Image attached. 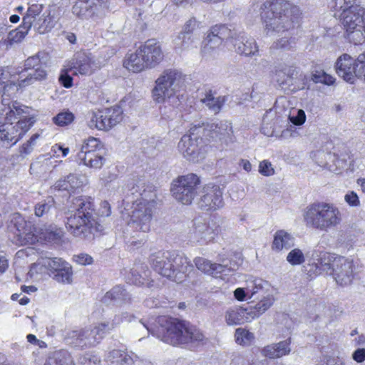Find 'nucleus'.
Returning a JSON list of instances; mask_svg holds the SVG:
<instances>
[{
  "label": "nucleus",
  "instance_id": "f257e3e1",
  "mask_svg": "<svg viewBox=\"0 0 365 365\" xmlns=\"http://www.w3.org/2000/svg\"><path fill=\"white\" fill-rule=\"evenodd\" d=\"M262 19L267 35L284 34V36L275 41L272 47L289 50L296 43V38L290 36L291 31L299 24L301 11L298 6H292L284 0L267 1L261 6Z\"/></svg>",
  "mask_w": 365,
  "mask_h": 365
},
{
  "label": "nucleus",
  "instance_id": "f03ea898",
  "mask_svg": "<svg viewBox=\"0 0 365 365\" xmlns=\"http://www.w3.org/2000/svg\"><path fill=\"white\" fill-rule=\"evenodd\" d=\"M133 189L139 194L140 198L133 204V210L124 233L128 242L139 246L145 242L146 233L150 229L156 193L154 187L147 184L145 179L138 180Z\"/></svg>",
  "mask_w": 365,
  "mask_h": 365
},
{
  "label": "nucleus",
  "instance_id": "7ed1b4c3",
  "mask_svg": "<svg viewBox=\"0 0 365 365\" xmlns=\"http://www.w3.org/2000/svg\"><path fill=\"white\" fill-rule=\"evenodd\" d=\"M29 108L9 98L2 101L0 108V140L6 147L17 143L35 123Z\"/></svg>",
  "mask_w": 365,
  "mask_h": 365
},
{
  "label": "nucleus",
  "instance_id": "20e7f679",
  "mask_svg": "<svg viewBox=\"0 0 365 365\" xmlns=\"http://www.w3.org/2000/svg\"><path fill=\"white\" fill-rule=\"evenodd\" d=\"M140 322L148 332L155 336L162 341L177 346L185 344L204 343L207 340L203 333L188 322L180 321L176 318L165 316L158 317L157 324L153 327L151 324Z\"/></svg>",
  "mask_w": 365,
  "mask_h": 365
},
{
  "label": "nucleus",
  "instance_id": "39448f33",
  "mask_svg": "<svg viewBox=\"0 0 365 365\" xmlns=\"http://www.w3.org/2000/svg\"><path fill=\"white\" fill-rule=\"evenodd\" d=\"M71 209L66 222V227L71 235L81 239L92 240L103 231L104 227L98 222L94 204L90 198L74 197Z\"/></svg>",
  "mask_w": 365,
  "mask_h": 365
},
{
  "label": "nucleus",
  "instance_id": "423d86ee",
  "mask_svg": "<svg viewBox=\"0 0 365 365\" xmlns=\"http://www.w3.org/2000/svg\"><path fill=\"white\" fill-rule=\"evenodd\" d=\"M149 262L156 272L177 282L182 281V275L189 276L194 270L190 260L185 255L175 252L158 251L153 253Z\"/></svg>",
  "mask_w": 365,
  "mask_h": 365
},
{
  "label": "nucleus",
  "instance_id": "0eeeda50",
  "mask_svg": "<svg viewBox=\"0 0 365 365\" xmlns=\"http://www.w3.org/2000/svg\"><path fill=\"white\" fill-rule=\"evenodd\" d=\"M303 220L307 227L327 232L340 225L342 216L339 209L333 203L315 202L305 207Z\"/></svg>",
  "mask_w": 365,
  "mask_h": 365
},
{
  "label": "nucleus",
  "instance_id": "6e6552de",
  "mask_svg": "<svg viewBox=\"0 0 365 365\" xmlns=\"http://www.w3.org/2000/svg\"><path fill=\"white\" fill-rule=\"evenodd\" d=\"M48 54L44 51H38L34 56H29L24 62V68L16 73L14 82L6 89H12V93H16L19 89H24L36 82L46 80L48 73L46 69Z\"/></svg>",
  "mask_w": 365,
  "mask_h": 365
},
{
  "label": "nucleus",
  "instance_id": "1a4fd4ad",
  "mask_svg": "<svg viewBox=\"0 0 365 365\" xmlns=\"http://www.w3.org/2000/svg\"><path fill=\"white\" fill-rule=\"evenodd\" d=\"M16 230V236L21 244L33 245L38 240L57 243L61 241L63 232L54 225L37 230L30 222L24 220L19 214L14 215L11 221Z\"/></svg>",
  "mask_w": 365,
  "mask_h": 365
},
{
  "label": "nucleus",
  "instance_id": "9d476101",
  "mask_svg": "<svg viewBox=\"0 0 365 365\" xmlns=\"http://www.w3.org/2000/svg\"><path fill=\"white\" fill-rule=\"evenodd\" d=\"M185 76L175 69H166L156 79L152 90V98L155 103H163L171 99L177 100L176 93L183 86Z\"/></svg>",
  "mask_w": 365,
  "mask_h": 365
},
{
  "label": "nucleus",
  "instance_id": "9b49d317",
  "mask_svg": "<svg viewBox=\"0 0 365 365\" xmlns=\"http://www.w3.org/2000/svg\"><path fill=\"white\" fill-rule=\"evenodd\" d=\"M340 17L346 31V38L354 44L361 43L365 27V9L360 6H355L352 10L341 13Z\"/></svg>",
  "mask_w": 365,
  "mask_h": 365
},
{
  "label": "nucleus",
  "instance_id": "f8f14e48",
  "mask_svg": "<svg viewBox=\"0 0 365 365\" xmlns=\"http://www.w3.org/2000/svg\"><path fill=\"white\" fill-rule=\"evenodd\" d=\"M22 24L27 29L34 27L39 34H45L54 27L56 20L49 10L43 11L42 4H34L28 7Z\"/></svg>",
  "mask_w": 365,
  "mask_h": 365
},
{
  "label": "nucleus",
  "instance_id": "ddd939ff",
  "mask_svg": "<svg viewBox=\"0 0 365 365\" xmlns=\"http://www.w3.org/2000/svg\"><path fill=\"white\" fill-rule=\"evenodd\" d=\"M200 185V178L194 173H189L178 177L173 182L171 192L178 202L190 205L198 193Z\"/></svg>",
  "mask_w": 365,
  "mask_h": 365
},
{
  "label": "nucleus",
  "instance_id": "4468645a",
  "mask_svg": "<svg viewBox=\"0 0 365 365\" xmlns=\"http://www.w3.org/2000/svg\"><path fill=\"white\" fill-rule=\"evenodd\" d=\"M192 134L202 133L207 140H219L228 145L235 140L231 123L227 120L218 123H207L193 125Z\"/></svg>",
  "mask_w": 365,
  "mask_h": 365
},
{
  "label": "nucleus",
  "instance_id": "2eb2a0df",
  "mask_svg": "<svg viewBox=\"0 0 365 365\" xmlns=\"http://www.w3.org/2000/svg\"><path fill=\"white\" fill-rule=\"evenodd\" d=\"M103 338L101 329L96 326L93 329L86 328L69 331L64 339L66 343L71 346L83 349L96 346Z\"/></svg>",
  "mask_w": 365,
  "mask_h": 365
},
{
  "label": "nucleus",
  "instance_id": "dca6fc26",
  "mask_svg": "<svg viewBox=\"0 0 365 365\" xmlns=\"http://www.w3.org/2000/svg\"><path fill=\"white\" fill-rule=\"evenodd\" d=\"M193 125L190 129L189 135H184L178 143L179 152L189 161L198 162L203 158L202 152V133L192 134Z\"/></svg>",
  "mask_w": 365,
  "mask_h": 365
},
{
  "label": "nucleus",
  "instance_id": "f3484780",
  "mask_svg": "<svg viewBox=\"0 0 365 365\" xmlns=\"http://www.w3.org/2000/svg\"><path fill=\"white\" fill-rule=\"evenodd\" d=\"M223 192L219 185L209 183L203 186L197 205L203 211H216L224 206Z\"/></svg>",
  "mask_w": 365,
  "mask_h": 365
},
{
  "label": "nucleus",
  "instance_id": "a211bd4d",
  "mask_svg": "<svg viewBox=\"0 0 365 365\" xmlns=\"http://www.w3.org/2000/svg\"><path fill=\"white\" fill-rule=\"evenodd\" d=\"M235 31L226 25H215L208 31L204 40L202 53L210 54L215 48H218L223 42L230 43L235 37Z\"/></svg>",
  "mask_w": 365,
  "mask_h": 365
},
{
  "label": "nucleus",
  "instance_id": "6ab92c4d",
  "mask_svg": "<svg viewBox=\"0 0 365 365\" xmlns=\"http://www.w3.org/2000/svg\"><path fill=\"white\" fill-rule=\"evenodd\" d=\"M220 231V225L215 220L205 222L202 219H195L190 238L200 245H207L214 240Z\"/></svg>",
  "mask_w": 365,
  "mask_h": 365
},
{
  "label": "nucleus",
  "instance_id": "aec40b11",
  "mask_svg": "<svg viewBox=\"0 0 365 365\" xmlns=\"http://www.w3.org/2000/svg\"><path fill=\"white\" fill-rule=\"evenodd\" d=\"M355 265L351 259L337 256L333 264L331 275L336 282L341 286H346L351 283L355 274Z\"/></svg>",
  "mask_w": 365,
  "mask_h": 365
},
{
  "label": "nucleus",
  "instance_id": "412c9836",
  "mask_svg": "<svg viewBox=\"0 0 365 365\" xmlns=\"http://www.w3.org/2000/svg\"><path fill=\"white\" fill-rule=\"evenodd\" d=\"M338 255L329 252H322L317 255L316 259L313 258V262H309L304 267L305 271L310 277H316L319 274H327L331 275L333 264L336 259Z\"/></svg>",
  "mask_w": 365,
  "mask_h": 365
},
{
  "label": "nucleus",
  "instance_id": "4be33fe9",
  "mask_svg": "<svg viewBox=\"0 0 365 365\" xmlns=\"http://www.w3.org/2000/svg\"><path fill=\"white\" fill-rule=\"evenodd\" d=\"M69 69L73 74L89 76L99 68L98 63L90 53H77L69 62Z\"/></svg>",
  "mask_w": 365,
  "mask_h": 365
},
{
  "label": "nucleus",
  "instance_id": "5701e85b",
  "mask_svg": "<svg viewBox=\"0 0 365 365\" xmlns=\"http://www.w3.org/2000/svg\"><path fill=\"white\" fill-rule=\"evenodd\" d=\"M359 67L357 58L354 59L346 53L340 56L335 63L336 73L350 83H353L357 77Z\"/></svg>",
  "mask_w": 365,
  "mask_h": 365
},
{
  "label": "nucleus",
  "instance_id": "b1692460",
  "mask_svg": "<svg viewBox=\"0 0 365 365\" xmlns=\"http://www.w3.org/2000/svg\"><path fill=\"white\" fill-rule=\"evenodd\" d=\"M139 52L142 53L149 69L157 66L164 58L161 46L155 39H149L140 46Z\"/></svg>",
  "mask_w": 365,
  "mask_h": 365
},
{
  "label": "nucleus",
  "instance_id": "393cba45",
  "mask_svg": "<svg viewBox=\"0 0 365 365\" xmlns=\"http://www.w3.org/2000/svg\"><path fill=\"white\" fill-rule=\"evenodd\" d=\"M235 35L231 39L230 43L234 46L235 51L245 56H256L259 52V47L255 38L246 36L243 32L235 29Z\"/></svg>",
  "mask_w": 365,
  "mask_h": 365
},
{
  "label": "nucleus",
  "instance_id": "a878e982",
  "mask_svg": "<svg viewBox=\"0 0 365 365\" xmlns=\"http://www.w3.org/2000/svg\"><path fill=\"white\" fill-rule=\"evenodd\" d=\"M223 256L224 255H219L218 260L220 263H214L201 257H195L194 262L197 269L202 272L216 277L217 274L225 272V269H230V267H228V260L224 258Z\"/></svg>",
  "mask_w": 365,
  "mask_h": 365
},
{
  "label": "nucleus",
  "instance_id": "bb28decb",
  "mask_svg": "<svg viewBox=\"0 0 365 365\" xmlns=\"http://www.w3.org/2000/svg\"><path fill=\"white\" fill-rule=\"evenodd\" d=\"M130 301V294L122 286L118 285L107 292L101 302L106 305L121 306Z\"/></svg>",
  "mask_w": 365,
  "mask_h": 365
},
{
  "label": "nucleus",
  "instance_id": "cd10ccee",
  "mask_svg": "<svg viewBox=\"0 0 365 365\" xmlns=\"http://www.w3.org/2000/svg\"><path fill=\"white\" fill-rule=\"evenodd\" d=\"M290 339L274 343L264 346L262 350V354L269 359H277L287 355L291 351Z\"/></svg>",
  "mask_w": 365,
  "mask_h": 365
},
{
  "label": "nucleus",
  "instance_id": "c85d7f7f",
  "mask_svg": "<svg viewBox=\"0 0 365 365\" xmlns=\"http://www.w3.org/2000/svg\"><path fill=\"white\" fill-rule=\"evenodd\" d=\"M123 66L133 73H140L145 69H149L142 53L139 52V47L135 52L128 53L125 56Z\"/></svg>",
  "mask_w": 365,
  "mask_h": 365
},
{
  "label": "nucleus",
  "instance_id": "c756f323",
  "mask_svg": "<svg viewBox=\"0 0 365 365\" xmlns=\"http://www.w3.org/2000/svg\"><path fill=\"white\" fill-rule=\"evenodd\" d=\"M250 314L247 309L241 307H232L228 308L225 313V320L228 326H237L242 324L249 319L247 315Z\"/></svg>",
  "mask_w": 365,
  "mask_h": 365
},
{
  "label": "nucleus",
  "instance_id": "7c9ffc66",
  "mask_svg": "<svg viewBox=\"0 0 365 365\" xmlns=\"http://www.w3.org/2000/svg\"><path fill=\"white\" fill-rule=\"evenodd\" d=\"M29 29L24 27L21 24L18 28L11 31L6 38L0 41V48L4 50H9L14 44L21 43L28 34Z\"/></svg>",
  "mask_w": 365,
  "mask_h": 365
},
{
  "label": "nucleus",
  "instance_id": "2f4dec72",
  "mask_svg": "<svg viewBox=\"0 0 365 365\" xmlns=\"http://www.w3.org/2000/svg\"><path fill=\"white\" fill-rule=\"evenodd\" d=\"M103 144L99 139L94 137H89L83 140L81 145L80 150L77 153L78 160L85 159L89 153L100 152L104 150Z\"/></svg>",
  "mask_w": 365,
  "mask_h": 365
},
{
  "label": "nucleus",
  "instance_id": "473e14b6",
  "mask_svg": "<svg viewBox=\"0 0 365 365\" xmlns=\"http://www.w3.org/2000/svg\"><path fill=\"white\" fill-rule=\"evenodd\" d=\"M294 245V238L284 230H278L275 232L272 242V250L281 251L289 250Z\"/></svg>",
  "mask_w": 365,
  "mask_h": 365
},
{
  "label": "nucleus",
  "instance_id": "72a5a7b5",
  "mask_svg": "<svg viewBox=\"0 0 365 365\" xmlns=\"http://www.w3.org/2000/svg\"><path fill=\"white\" fill-rule=\"evenodd\" d=\"M297 75V71L292 67L280 65L275 69L276 81L280 86L289 85Z\"/></svg>",
  "mask_w": 365,
  "mask_h": 365
},
{
  "label": "nucleus",
  "instance_id": "f704fd0d",
  "mask_svg": "<svg viewBox=\"0 0 365 365\" xmlns=\"http://www.w3.org/2000/svg\"><path fill=\"white\" fill-rule=\"evenodd\" d=\"M56 211L55 201L53 197L38 202L34 207L35 215L38 217L48 218Z\"/></svg>",
  "mask_w": 365,
  "mask_h": 365
},
{
  "label": "nucleus",
  "instance_id": "c9c22d12",
  "mask_svg": "<svg viewBox=\"0 0 365 365\" xmlns=\"http://www.w3.org/2000/svg\"><path fill=\"white\" fill-rule=\"evenodd\" d=\"M15 76L16 74H11L8 68L0 69V97L1 98V101L4 98H8L7 97L16 93H12V89L9 91L6 89L9 86H11L14 83L12 81Z\"/></svg>",
  "mask_w": 365,
  "mask_h": 365
},
{
  "label": "nucleus",
  "instance_id": "e433bc0d",
  "mask_svg": "<svg viewBox=\"0 0 365 365\" xmlns=\"http://www.w3.org/2000/svg\"><path fill=\"white\" fill-rule=\"evenodd\" d=\"M44 365H75L70 353L61 349L53 353L46 361Z\"/></svg>",
  "mask_w": 365,
  "mask_h": 365
},
{
  "label": "nucleus",
  "instance_id": "4c0bfd02",
  "mask_svg": "<svg viewBox=\"0 0 365 365\" xmlns=\"http://www.w3.org/2000/svg\"><path fill=\"white\" fill-rule=\"evenodd\" d=\"M123 111L120 107H111L102 110L100 118H103L106 124H109V130L119 123L122 118Z\"/></svg>",
  "mask_w": 365,
  "mask_h": 365
},
{
  "label": "nucleus",
  "instance_id": "58836bf2",
  "mask_svg": "<svg viewBox=\"0 0 365 365\" xmlns=\"http://www.w3.org/2000/svg\"><path fill=\"white\" fill-rule=\"evenodd\" d=\"M94 0H76L72 8L73 14L82 18L93 14Z\"/></svg>",
  "mask_w": 365,
  "mask_h": 365
},
{
  "label": "nucleus",
  "instance_id": "ea45409f",
  "mask_svg": "<svg viewBox=\"0 0 365 365\" xmlns=\"http://www.w3.org/2000/svg\"><path fill=\"white\" fill-rule=\"evenodd\" d=\"M105 154L106 151L104 149L100 152L89 153L85 159H80L78 160L88 168L100 169L106 162Z\"/></svg>",
  "mask_w": 365,
  "mask_h": 365
},
{
  "label": "nucleus",
  "instance_id": "a19ab883",
  "mask_svg": "<svg viewBox=\"0 0 365 365\" xmlns=\"http://www.w3.org/2000/svg\"><path fill=\"white\" fill-rule=\"evenodd\" d=\"M201 102L204 103L208 109L214 113L220 111L223 104L225 102V96H214L213 93L210 91L205 94V97L201 98Z\"/></svg>",
  "mask_w": 365,
  "mask_h": 365
},
{
  "label": "nucleus",
  "instance_id": "79ce46f5",
  "mask_svg": "<svg viewBox=\"0 0 365 365\" xmlns=\"http://www.w3.org/2000/svg\"><path fill=\"white\" fill-rule=\"evenodd\" d=\"M267 282L262 279H255L250 282L246 287L247 293L250 294V299H257L259 297L265 294V287Z\"/></svg>",
  "mask_w": 365,
  "mask_h": 365
},
{
  "label": "nucleus",
  "instance_id": "37998d69",
  "mask_svg": "<svg viewBox=\"0 0 365 365\" xmlns=\"http://www.w3.org/2000/svg\"><path fill=\"white\" fill-rule=\"evenodd\" d=\"M235 342L242 346H249L255 340V334L245 328H237L235 331Z\"/></svg>",
  "mask_w": 365,
  "mask_h": 365
},
{
  "label": "nucleus",
  "instance_id": "c03bdc74",
  "mask_svg": "<svg viewBox=\"0 0 365 365\" xmlns=\"http://www.w3.org/2000/svg\"><path fill=\"white\" fill-rule=\"evenodd\" d=\"M132 317L133 316L129 315L127 312L123 313L121 315H115L111 321H108L106 322L99 324L98 327L101 329V331L103 332V336H104L106 331L114 329L123 320L130 322Z\"/></svg>",
  "mask_w": 365,
  "mask_h": 365
},
{
  "label": "nucleus",
  "instance_id": "a18cd8bd",
  "mask_svg": "<svg viewBox=\"0 0 365 365\" xmlns=\"http://www.w3.org/2000/svg\"><path fill=\"white\" fill-rule=\"evenodd\" d=\"M198 38L195 34H190L184 31H180L175 39V46L180 49H187L192 46Z\"/></svg>",
  "mask_w": 365,
  "mask_h": 365
},
{
  "label": "nucleus",
  "instance_id": "49530a36",
  "mask_svg": "<svg viewBox=\"0 0 365 365\" xmlns=\"http://www.w3.org/2000/svg\"><path fill=\"white\" fill-rule=\"evenodd\" d=\"M312 158L319 166L329 169L330 160H334L336 155L335 153H326L324 150H317L312 153Z\"/></svg>",
  "mask_w": 365,
  "mask_h": 365
},
{
  "label": "nucleus",
  "instance_id": "de8ad7c7",
  "mask_svg": "<svg viewBox=\"0 0 365 365\" xmlns=\"http://www.w3.org/2000/svg\"><path fill=\"white\" fill-rule=\"evenodd\" d=\"M101 114H102V110H98L97 112L91 113L88 125L92 129L97 128L101 130H109V124H106L105 121H103V118H100Z\"/></svg>",
  "mask_w": 365,
  "mask_h": 365
},
{
  "label": "nucleus",
  "instance_id": "09e8293b",
  "mask_svg": "<svg viewBox=\"0 0 365 365\" xmlns=\"http://www.w3.org/2000/svg\"><path fill=\"white\" fill-rule=\"evenodd\" d=\"M67 263L68 262L63 260L61 258L58 257H47L46 259H42V260L38 262L39 264H42L43 267L51 270L53 273H56Z\"/></svg>",
  "mask_w": 365,
  "mask_h": 365
},
{
  "label": "nucleus",
  "instance_id": "8fccbe9b",
  "mask_svg": "<svg viewBox=\"0 0 365 365\" xmlns=\"http://www.w3.org/2000/svg\"><path fill=\"white\" fill-rule=\"evenodd\" d=\"M274 299L270 296L264 297L263 299L260 300L255 304L254 307L255 310L250 312V314L252 315V317L255 318L259 317L272 305Z\"/></svg>",
  "mask_w": 365,
  "mask_h": 365
},
{
  "label": "nucleus",
  "instance_id": "3c124183",
  "mask_svg": "<svg viewBox=\"0 0 365 365\" xmlns=\"http://www.w3.org/2000/svg\"><path fill=\"white\" fill-rule=\"evenodd\" d=\"M72 274L71 267L67 263L54 274V279L58 282L71 284L72 282Z\"/></svg>",
  "mask_w": 365,
  "mask_h": 365
},
{
  "label": "nucleus",
  "instance_id": "603ef678",
  "mask_svg": "<svg viewBox=\"0 0 365 365\" xmlns=\"http://www.w3.org/2000/svg\"><path fill=\"white\" fill-rule=\"evenodd\" d=\"M74 120V115L69 110L59 113L53 118V122L58 126H66Z\"/></svg>",
  "mask_w": 365,
  "mask_h": 365
},
{
  "label": "nucleus",
  "instance_id": "864d4df0",
  "mask_svg": "<svg viewBox=\"0 0 365 365\" xmlns=\"http://www.w3.org/2000/svg\"><path fill=\"white\" fill-rule=\"evenodd\" d=\"M287 261L292 266L299 265L304 262L305 257L300 249L292 250L287 256Z\"/></svg>",
  "mask_w": 365,
  "mask_h": 365
},
{
  "label": "nucleus",
  "instance_id": "5fc2aeb1",
  "mask_svg": "<svg viewBox=\"0 0 365 365\" xmlns=\"http://www.w3.org/2000/svg\"><path fill=\"white\" fill-rule=\"evenodd\" d=\"M332 8L336 11H341V13H346V11L352 10V8H355L356 0H332Z\"/></svg>",
  "mask_w": 365,
  "mask_h": 365
},
{
  "label": "nucleus",
  "instance_id": "6e6d98bb",
  "mask_svg": "<svg viewBox=\"0 0 365 365\" xmlns=\"http://www.w3.org/2000/svg\"><path fill=\"white\" fill-rule=\"evenodd\" d=\"M336 159L334 160H330L329 165V170L334 172L336 174H339L346 165V160L345 155H341L339 156L335 154Z\"/></svg>",
  "mask_w": 365,
  "mask_h": 365
},
{
  "label": "nucleus",
  "instance_id": "4d7b16f0",
  "mask_svg": "<svg viewBox=\"0 0 365 365\" xmlns=\"http://www.w3.org/2000/svg\"><path fill=\"white\" fill-rule=\"evenodd\" d=\"M68 180L71 192L81 187L86 182V178L84 175L76 173L69 174Z\"/></svg>",
  "mask_w": 365,
  "mask_h": 365
},
{
  "label": "nucleus",
  "instance_id": "13d9d810",
  "mask_svg": "<svg viewBox=\"0 0 365 365\" xmlns=\"http://www.w3.org/2000/svg\"><path fill=\"white\" fill-rule=\"evenodd\" d=\"M150 271L147 269L143 272V274H139L136 268H133L131 270V276L132 279L130 280L132 282L138 286L144 284L149 277Z\"/></svg>",
  "mask_w": 365,
  "mask_h": 365
},
{
  "label": "nucleus",
  "instance_id": "bf43d9fd",
  "mask_svg": "<svg viewBox=\"0 0 365 365\" xmlns=\"http://www.w3.org/2000/svg\"><path fill=\"white\" fill-rule=\"evenodd\" d=\"M289 119L293 125L298 126L302 125L306 121L305 112L302 109H299L297 111V114L292 115H290L289 116Z\"/></svg>",
  "mask_w": 365,
  "mask_h": 365
},
{
  "label": "nucleus",
  "instance_id": "052dcab7",
  "mask_svg": "<svg viewBox=\"0 0 365 365\" xmlns=\"http://www.w3.org/2000/svg\"><path fill=\"white\" fill-rule=\"evenodd\" d=\"M351 235L346 232H341L338 235L336 245L339 247L348 248L351 246Z\"/></svg>",
  "mask_w": 365,
  "mask_h": 365
},
{
  "label": "nucleus",
  "instance_id": "680f3d73",
  "mask_svg": "<svg viewBox=\"0 0 365 365\" xmlns=\"http://www.w3.org/2000/svg\"><path fill=\"white\" fill-rule=\"evenodd\" d=\"M199 26L200 22H198L195 18L192 17L185 23L182 31L194 34L195 31L199 28Z\"/></svg>",
  "mask_w": 365,
  "mask_h": 365
},
{
  "label": "nucleus",
  "instance_id": "e2e57ef3",
  "mask_svg": "<svg viewBox=\"0 0 365 365\" xmlns=\"http://www.w3.org/2000/svg\"><path fill=\"white\" fill-rule=\"evenodd\" d=\"M123 351L118 349H113L110 351L107 355V361L113 365H118L120 364V358L123 356Z\"/></svg>",
  "mask_w": 365,
  "mask_h": 365
},
{
  "label": "nucleus",
  "instance_id": "0e129e2a",
  "mask_svg": "<svg viewBox=\"0 0 365 365\" xmlns=\"http://www.w3.org/2000/svg\"><path fill=\"white\" fill-rule=\"evenodd\" d=\"M259 172L264 176H270L274 173V170L270 162L268 160H263L259 163Z\"/></svg>",
  "mask_w": 365,
  "mask_h": 365
},
{
  "label": "nucleus",
  "instance_id": "69168bd1",
  "mask_svg": "<svg viewBox=\"0 0 365 365\" xmlns=\"http://www.w3.org/2000/svg\"><path fill=\"white\" fill-rule=\"evenodd\" d=\"M80 365H100V361L90 354H86L78 359Z\"/></svg>",
  "mask_w": 365,
  "mask_h": 365
},
{
  "label": "nucleus",
  "instance_id": "338daca9",
  "mask_svg": "<svg viewBox=\"0 0 365 365\" xmlns=\"http://www.w3.org/2000/svg\"><path fill=\"white\" fill-rule=\"evenodd\" d=\"M345 202L351 207H358L360 205V200L357 194L354 191L348 192L344 196Z\"/></svg>",
  "mask_w": 365,
  "mask_h": 365
},
{
  "label": "nucleus",
  "instance_id": "774afa93",
  "mask_svg": "<svg viewBox=\"0 0 365 365\" xmlns=\"http://www.w3.org/2000/svg\"><path fill=\"white\" fill-rule=\"evenodd\" d=\"M357 61L359 65L356 73L357 78L365 81V52L358 56Z\"/></svg>",
  "mask_w": 365,
  "mask_h": 365
}]
</instances>
